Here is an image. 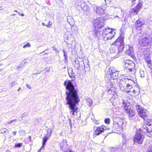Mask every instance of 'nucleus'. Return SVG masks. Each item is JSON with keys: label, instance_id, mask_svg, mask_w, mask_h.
I'll return each instance as SVG.
<instances>
[{"label": "nucleus", "instance_id": "obj_60", "mask_svg": "<svg viewBox=\"0 0 152 152\" xmlns=\"http://www.w3.org/2000/svg\"><path fill=\"white\" fill-rule=\"evenodd\" d=\"M135 92V90H133V93H134V92Z\"/></svg>", "mask_w": 152, "mask_h": 152}, {"label": "nucleus", "instance_id": "obj_41", "mask_svg": "<svg viewBox=\"0 0 152 152\" xmlns=\"http://www.w3.org/2000/svg\"><path fill=\"white\" fill-rule=\"evenodd\" d=\"M126 86L127 88H129V87H130V88H132V85H131L127 83L126 85Z\"/></svg>", "mask_w": 152, "mask_h": 152}, {"label": "nucleus", "instance_id": "obj_64", "mask_svg": "<svg viewBox=\"0 0 152 152\" xmlns=\"http://www.w3.org/2000/svg\"><path fill=\"white\" fill-rule=\"evenodd\" d=\"M1 7H0V10H2V9H1Z\"/></svg>", "mask_w": 152, "mask_h": 152}, {"label": "nucleus", "instance_id": "obj_51", "mask_svg": "<svg viewBox=\"0 0 152 152\" xmlns=\"http://www.w3.org/2000/svg\"><path fill=\"white\" fill-rule=\"evenodd\" d=\"M48 50V49H46V50H44V51H43V52H41V53H40V54H42V53L44 52L45 51H46V50Z\"/></svg>", "mask_w": 152, "mask_h": 152}, {"label": "nucleus", "instance_id": "obj_55", "mask_svg": "<svg viewBox=\"0 0 152 152\" xmlns=\"http://www.w3.org/2000/svg\"><path fill=\"white\" fill-rule=\"evenodd\" d=\"M21 89V88L20 87V88H18V91H19L20 90V89Z\"/></svg>", "mask_w": 152, "mask_h": 152}, {"label": "nucleus", "instance_id": "obj_53", "mask_svg": "<svg viewBox=\"0 0 152 152\" xmlns=\"http://www.w3.org/2000/svg\"><path fill=\"white\" fill-rule=\"evenodd\" d=\"M16 15V14H13L12 15H11V16H15Z\"/></svg>", "mask_w": 152, "mask_h": 152}, {"label": "nucleus", "instance_id": "obj_46", "mask_svg": "<svg viewBox=\"0 0 152 152\" xmlns=\"http://www.w3.org/2000/svg\"><path fill=\"white\" fill-rule=\"evenodd\" d=\"M28 120H25V121H24L23 122L24 123L26 124V123H28Z\"/></svg>", "mask_w": 152, "mask_h": 152}, {"label": "nucleus", "instance_id": "obj_48", "mask_svg": "<svg viewBox=\"0 0 152 152\" xmlns=\"http://www.w3.org/2000/svg\"><path fill=\"white\" fill-rule=\"evenodd\" d=\"M13 132V134L14 135H16L17 132L14 131V132Z\"/></svg>", "mask_w": 152, "mask_h": 152}, {"label": "nucleus", "instance_id": "obj_18", "mask_svg": "<svg viewBox=\"0 0 152 152\" xmlns=\"http://www.w3.org/2000/svg\"><path fill=\"white\" fill-rule=\"evenodd\" d=\"M75 64H74V67L77 69H78L80 67V63L81 64H84L83 61H81L80 62L78 61V59H76L74 61Z\"/></svg>", "mask_w": 152, "mask_h": 152}, {"label": "nucleus", "instance_id": "obj_50", "mask_svg": "<svg viewBox=\"0 0 152 152\" xmlns=\"http://www.w3.org/2000/svg\"><path fill=\"white\" fill-rule=\"evenodd\" d=\"M135 0H132V4H134V2L135 1Z\"/></svg>", "mask_w": 152, "mask_h": 152}, {"label": "nucleus", "instance_id": "obj_6", "mask_svg": "<svg viewBox=\"0 0 152 152\" xmlns=\"http://www.w3.org/2000/svg\"><path fill=\"white\" fill-rule=\"evenodd\" d=\"M151 42V38L149 37H142L140 40L139 43L142 46L146 47L150 46Z\"/></svg>", "mask_w": 152, "mask_h": 152}, {"label": "nucleus", "instance_id": "obj_37", "mask_svg": "<svg viewBox=\"0 0 152 152\" xmlns=\"http://www.w3.org/2000/svg\"><path fill=\"white\" fill-rule=\"evenodd\" d=\"M22 146V143H18V144H16L15 145V147H20Z\"/></svg>", "mask_w": 152, "mask_h": 152}, {"label": "nucleus", "instance_id": "obj_19", "mask_svg": "<svg viewBox=\"0 0 152 152\" xmlns=\"http://www.w3.org/2000/svg\"><path fill=\"white\" fill-rule=\"evenodd\" d=\"M126 113L128 114V115L129 116V117L130 118L134 117L135 115L134 111L131 109H129V110H128Z\"/></svg>", "mask_w": 152, "mask_h": 152}, {"label": "nucleus", "instance_id": "obj_13", "mask_svg": "<svg viewBox=\"0 0 152 152\" xmlns=\"http://www.w3.org/2000/svg\"><path fill=\"white\" fill-rule=\"evenodd\" d=\"M118 75V72H113L111 71V72H110V74H108L107 77L109 79L115 80L117 79Z\"/></svg>", "mask_w": 152, "mask_h": 152}, {"label": "nucleus", "instance_id": "obj_25", "mask_svg": "<svg viewBox=\"0 0 152 152\" xmlns=\"http://www.w3.org/2000/svg\"><path fill=\"white\" fill-rule=\"evenodd\" d=\"M86 102L87 104L89 107H91L93 103L92 100L90 98H88L86 99Z\"/></svg>", "mask_w": 152, "mask_h": 152}, {"label": "nucleus", "instance_id": "obj_34", "mask_svg": "<svg viewBox=\"0 0 152 152\" xmlns=\"http://www.w3.org/2000/svg\"><path fill=\"white\" fill-rule=\"evenodd\" d=\"M17 84V83L16 82V81H14L11 83L10 86L12 87H13Z\"/></svg>", "mask_w": 152, "mask_h": 152}, {"label": "nucleus", "instance_id": "obj_56", "mask_svg": "<svg viewBox=\"0 0 152 152\" xmlns=\"http://www.w3.org/2000/svg\"><path fill=\"white\" fill-rule=\"evenodd\" d=\"M130 92V91H126V92L127 93H129V92Z\"/></svg>", "mask_w": 152, "mask_h": 152}, {"label": "nucleus", "instance_id": "obj_42", "mask_svg": "<svg viewBox=\"0 0 152 152\" xmlns=\"http://www.w3.org/2000/svg\"><path fill=\"white\" fill-rule=\"evenodd\" d=\"M94 123L96 125H97V124H99V122L98 121H97L96 120L94 121Z\"/></svg>", "mask_w": 152, "mask_h": 152}, {"label": "nucleus", "instance_id": "obj_7", "mask_svg": "<svg viewBox=\"0 0 152 152\" xmlns=\"http://www.w3.org/2000/svg\"><path fill=\"white\" fill-rule=\"evenodd\" d=\"M136 108L140 117L144 119L147 117L148 112L147 110L143 109L141 106L138 105L136 106Z\"/></svg>", "mask_w": 152, "mask_h": 152}, {"label": "nucleus", "instance_id": "obj_8", "mask_svg": "<svg viewBox=\"0 0 152 152\" xmlns=\"http://www.w3.org/2000/svg\"><path fill=\"white\" fill-rule=\"evenodd\" d=\"M94 24V26L96 29H100L104 26L103 20L102 18H99L95 20Z\"/></svg>", "mask_w": 152, "mask_h": 152}, {"label": "nucleus", "instance_id": "obj_9", "mask_svg": "<svg viewBox=\"0 0 152 152\" xmlns=\"http://www.w3.org/2000/svg\"><path fill=\"white\" fill-rule=\"evenodd\" d=\"M123 66L126 69H127L130 72H131L134 68L135 64L132 61L126 60L123 63Z\"/></svg>", "mask_w": 152, "mask_h": 152}, {"label": "nucleus", "instance_id": "obj_16", "mask_svg": "<svg viewBox=\"0 0 152 152\" xmlns=\"http://www.w3.org/2000/svg\"><path fill=\"white\" fill-rule=\"evenodd\" d=\"M106 129H107L105 128V127H104V128L99 127H98L95 131V135H99L100 134L103 132Z\"/></svg>", "mask_w": 152, "mask_h": 152}, {"label": "nucleus", "instance_id": "obj_45", "mask_svg": "<svg viewBox=\"0 0 152 152\" xmlns=\"http://www.w3.org/2000/svg\"><path fill=\"white\" fill-rule=\"evenodd\" d=\"M26 86L27 88H28L29 89H30L31 88V86H30L28 84H26Z\"/></svg>", "mask_w": 152, "mask_h": 152}, {"label": "nucleus", "instance_id": "obj_4", "mask_svg": "<svg viewBox=\"0 0 152 152\" xmlns=\"http://www.w3.org/2000/svg\"><path fill=\"white\" fill-rule=\"evenodd\" d=\"M80 101V99H76L70 100L67 101L66 104L69 105V108L71 110L70 113L74 116L77 115L78 107L76 106V104H78Z\"/></svg>", "mask_w": 152, "mask_h": 152}, {"label": "nucleus", "instance_id": "obj_52", "mask_svg": "<svg viewBox=\"0 0 152 152\" xmlns=\"http://www.w3.org/2000/svg\"><path fill=\"white\" fill-rule=\"evenodd\" d=\"M12 122L13 123V122H15V121H17V119H14V120H12Z\"/></svg>", "mask_w": 152, "mask_h": 152}, {"label": "nucleus", "instance_id": "obj_38", "mask_svg": "<svg viewBox=\"0 0 152 152\" xmlns=\"http://www.w3.org/2000/svg\"><path fill=\"white\" fill-rule=\"evenodd\" d=\"M104 122L106 124H109L110 123V119L109 118L105 119L104 120Z\"/></svg>", "mask_w": 152, "mask_h": 152}, {"label": "nucleus", "instance_id": "obj_33", "mask_svg": "<svg viewBox=\"0 0 152 152\" xmlns=\"http://www.w3.org/2000/svg\"><path fill=\"white\" fill-rule=\"evenodd\" d=\"M147 152H152V146H150L148 147Z\"/></svg>", "mask_w": 152, "mask_h": 152}, {"label": "nucleus", "instance_id": "obj_36", "mask_svg": "<svg viewBox=\"0 0 152 152\" xmlns=\"http://www.w3.org/2000/svg\"><path fill=\"white\" fill-rule=\"evenodd\" d=\"M138 10L135 9H133L131 10L130 12H134L135 13H137L138 12Z\"/></svg>", "mask_w": 152, "mask_h": 152}, {"label": "nucleus", "instance_id": "obj_44", "mask_svg": "<svg viewBox=\"0 0 152 152\" xmlns=\"http://www.w3.org/2000/svg\"><path fill=\"white\" fill-rule=\"evenodd\" d=\"M12 123V121L11 120H10L9 121L7 122L6 124H11Z\"/></svg>", "mask_w": 152, "mask_h": 152}, {"label": "nucleus", "instance_id": "obj_59", "mask_svg": "<svg viewBox=\"0 0 152 152\" xmlns=\"http://www.w3.org/2000/svg\"><path fill=\"white\" fill-rule=\"evenodd\" d=\"M17 13H18V14L19 15H20V12H17Z\"/></svg>", "mask_w": 152, "mask_h": 152}, {"label": "nucleus", "instance_id": "obj_29", "mask_svg": "<svg viewBox=\"0 0 152 152\" xmlns=\"http://www.w3.org/2000/svg\"><path fill=\"white\" fill-rule=\"evenodd\" d=\"M113 87H112L111 86L110 88L108 87V88L107 90V92L108 94H110L113 92V89L112 88H113Z\"/></svg>", "mask_w": 152, "mask_h": 152}, {"label": "nucleus", "instance_id": "obj_15", "mask_svg": "<svg viewBox=\"0 0 152 152\" xmlns=\"http://www.w3.org/2000/svg\"><path fill=\"white\" fill-rule=\"evenodd\" d=\"M115 32L113 31L111 33H110L105 36H104V39L105 41H107L109 39H112L113 37L115 34Z\"/></svg>", "mask_w": 152, "mask_h": 152}, {"label": "nucleus", "instance_id": "obj_58", "mask_svg": "<svg viewBox=\"0 0 152 152\" xmlns=\"http://www.w3.org/2000/svg\"><path fill=\"white\" fill-rule=\"evenodd\" d=\"M70 122V125L71 126H71H72V125H71V121H70V122Z\"/></svg>", "mask_w": 152, "mask_h": 152}, {"label": "nucleus", "instance_id": "obj_24", "mask_svg": "<svg viewBox=\"0 0 152 152\" xmlns=\"http://www.w3.org/2000/svg\"><path fill=\"white\" fill-rule=\"evenodd\" d=\"M68 74L70 77L72 78H75V74L73 72L72 69H71V71L70 72L69 70H68Z\"/></svg>", "mask_w": 152, "mask_h": 152}, {"label": "nucleus", "instance_id": "obj_17", "mask_svg": "<svg viewBox=\"0 0 152 152\" xmlns=\"http://www.w3.org/2000/svg\"><path fill=\"white\" fill-rule=\"evenodd\" d=\"M128 46L129 48V49L126 51V54L130 56H132L134 55V52L132 47H130L128 45Z\"/></svg>", "mask_w": 152, "mask_h": 152}, {"label": "nucleus", "instance_id": "obj_10", "mask_svg": "<svg viewBox=\"0 0 152 152\" xmlns=\"http://www.w3.org/2000/svg\"><path fill=\"white\" fill-rule=\"evenodd\" d=\"M106 8V5L104 4L101 7L96 6L94 7V9L96 10V12L98 15L103 14L104 13V11Z\"/></svg>", "mask_w": 152, "mask_h": 152}, {"label": "nucleus", "instance_id": "obj_27", "mask_svg": "<svg viewBox=\"0 0 152 152\" xmlns=\"http://www.w3.org/2000/svg\"><path fill=\"white\" fill-rule=\"evenodd\" d=\"M72 42H66L67 44V47L69 49V50H72V47H73L72 45Z\"/></svg>", "mask_w": 152, "mask_h": 152}, {"label": "nucleus", "instance_id": "obj_2", "mask_svg": "<svg viewBox=\"0 0 152 152\" xmlns=\"http://www.w3.org/2000/svg\"><path fill=\"white\" fill-rule=\"evenodd\" d=\"M64 85L65 86L66 88L68 91L66 93V101L79 99L78 93L77 90L75 89L71 80H65Z\"/></svg>", "mask_w": 152, "mask_h": 152}, {"label": "nucleus", "instance_id": "obj_43", "mask_svg": "<svg viewBox=\"0 0 152 152\" xmlns=\"http://www.w3.org/2000/svg\"><path fill=\"white\" fill-rule=\"evenodd\" d=\"M120 87L121 88V90H123V91H124V90H123V89H122V88L123 87H124V86H123V85H122V83H120Z\"/></svg>", "mask_w": 152, "mask_h": 152}, {"label": "nucleus", "instance_id": "obj_12", "mask_svg": "<svg viewBox=\"0 0 152 152\" xmlns=\"http://www.w3.org/2000/svg\"><path fill=\"white\" fill-rule=\"evenodd\" d=\"M65 42H72V35L69 32H66L64 35Z\"/></svg>", "mask_w": 152, "mask_h": 152}, {"label": "nucleus", "instance_id": "obj_39", "mask_svg": "<svg viewBox=\"0 0 152 152\" xmlns=\"http://www.w3.org/2000/svg\"><path fill=\"white\" fill-rule=\"evenodd\" d=\"M7 130V129H6V128L3 129L1 130V133H5L6 132Z\"/></svg>", "mask_w": 152, "mask_h": 152}, {"label": "nucleus", "instance_id": "obj_11", "mask_svg": "<svg viewBox=\"0 0 152 152\" xmlns=\"http://www.w3.org/2000/svg\"><path fill=\"white\" fill-rule=\"evenodd\" d=\"M151 124L148 122L146 121L145 123L142 126V127L140 128L138 131H142L144 132H147L148 131L151 130Z\"/></svg>", "mask_w": 152, "mask_h": 152}, {"label": "nucleus", "instance_id": "obj_30", "mask_svg": "<svg viewBox=\"0 0 152 152\" xmlns=\"http://www.w3.org/2000/svg\"><path fill=\"white\" fill-rule=\"evenodd\" d=\"M151 130L148 131L147 133H146L147 135L150 137H152V128L151 127Z\"/></svg>", "mask_w": 152, "mask_h": 152}, {"label": "nucleus", "instance_id": "obj_22", "mask_svg": "<svg viewBox=\"0 0 152 152\" xmlns=\"http://www.w3.org/2000/svg\"><path fill=\"white\" fill-rule=\"evenodd\" d=\"M142 20H138L136 21L135 26L137 27H140L143 24Z\"/></svg>", "mask_w": 152, "mask_h": 152}, {"label": "nucleus", "instance_id": "obj_31", "mask_svg": "<svg viewBox=\"0 0 152 152\" xmlns=\"http://www.w3.org/2000/svg\"><path fill=\"white\" fill-rule=\"evenodd\" d=\"M140 74L141 77H143L145 76V72L142 70L140 69Z\"/></svg>", "mask_w": 152, "mask_h": 152}, {"label": "nucleus", "instance_id": "obj_62", "mask_svg": "<svg viewBox=\"0 0 152 152\" xmlns=\"http://www.w3.org/2000/svg\"><path fill=\"white\" fill-rule=\"evenodd\" d=\"M128 88V89H130L131 88H130V87H129V88Z\"/></svg>", "mask_w": 152, "mask_h": 152}, {"label": "nucleus", "instance_id": "obj_47", "mask_svg": "<svg viewBox=\"0 0 152 152\" xmlns=\"http://www.w3.org/2000/svg\"><path fill=\"white\" fill-rule=\"evenodd\" d=\"M63 144H61V148L62 149H63Z\"/></svg>", "mask_w": 152, "mask_h": 152}, {"label": "nucleus", "instance_id": "obj_49", "mask_svg": "<svg viewBox=\"0 0 152 152\" xmlns=\"http://www.w3.org/2000/svg\"><path fill=\"white\" fill-rule=\"evenodd\" d=\"M42 25L43 26H46V25L44 23H42Z\"/></svg>", "mask_w": 152, "mask_h": 152}, {"label": "nucleus", "instance_id": "obj_1", "mask_svg": "<svg viewBox=\"0 0 152 152\" xmlns=\"http://www.w3.org/2000/svg\"><path fill=\"white\" fill-rule=\"evenodd\" d=\"M113 45L116 46L115 48L110 49V56L112 58H117V55L121 53L124 50V37L121 35L113 44Z\"/></svg>", "mask_w": 152, "mask_h": 152}, {"label": "nucleus", "instance_id": "obj_14", "mask_svg": "<svg viewBox=\"0 0 152 152\" xmlns=\"http://www.w3.org/2000/svg\"><path fill=\"white\" fill-rule=\"evenodd\" d=\"M52 131L51 130L50 132V133H49V130H48V134H47L46 136H45L43 138V142H42V146L41 147V149L42 148H44V145H45L47 141L48 140V137H50L51 134V132Z\"/></svg>", "mask_w": 152, "mask_h": 152}, {"label": "nucleus", "instance_id": "obj_20", "mask_svg": "<svg viewBox=\"0 0 152 152\" xmlns=\"http://www.w3.org/2000/svg\"><path fill=\"white\" fill-rule=\"evenodd\" d=\"M103 33H102V34H103V35L104 36H105L107 35V34L111 33L113 31V30L110 28H105V29H103Z\"/></svg>", "mask_w": 152, "mask_h": 152}, {"label": "nucleus", "instance_id": "obj_35", "mask_svg": "<svg viewBox=\"0 0 152 152\" xmlns=\"http://www.w3.org/2000/svg\"><path fill=\"white\" fill-rule=\"evenodd\" d=\"M28 114V113L27 112H25V113H23V114H22L21 115V118H23L24 117L26 116Z\"/></svg>", "mask_w": 152, "mask_h": 152}, {"label": "nucleus", "instance_id": "obj_40", "mask_svg": "<svg viewBox=\"0 0 152 152\" xmlns=\"http://www.w3.org/2000/svg\"><path fill=\"white\" fill-rule=\"evenodd\" d=\"M48 23V24L46 25V26L48 27H50V26H52V23L50 21H49Z\"/></svg>", "mask_w": 152, "mask_h": 152}, {"label": "nucleus", "instance_id": "obj_32", "mask_svg": "<svg viewBox=\"0 0 152 152\" xmlns=\"http://www.w3.org/2000/svg\"><path fill=\"white\" fill-rule=\"evenodd\" d=\"M30 47L31 45L29 42H28L26 44L23 45V48H25L26 47Z\"/></svg>", "mask_w": 152, "mask_h": 152}, {"label": "nucleus", "instance_id": "obj_5", "mask_svg": "<svg viewBox=\"0 0 152 152\" xmlns=\"http://www.w3.org/2000/svg\"><path fill=\"white\" fill-rule=\"evenodd\" d=\"M144 138V135L142 134L141 132L137 131L136 134L134 136L133 140L134 144H141Z\"/></svg>", "mask_w": 152, "mask_h": 152}, {"label": "nucleus", "instance_id": "obj_23", "mask_svg": "<svg viewBox=\"0 0 152 152\" xmlns=\"http://www.w3.org/2000/svg\"><path fill=\"white\" fill-rule=\"evenodd\" d=\"M100 29H98L96 33V35L97 37H102L104 38V35H103V34H102V33H103V30L102 31H99V30Z\"/></svg>", "mask_w": 152, "mask_h": 152}, {"label": "nucleus", "instance_id": "obj_26", "mask_svg": "<svg viewBox=\"0 0 152 152\" xmlns=\"http://www.w3.org/2000/svg\"><path fill=\"white\" fill-rule=\"evenodd\" d=\"M83 11L85 12H89L90 11V7L87 5H85L83 7Z\"/></svg>", "mask_w": 152, "mask_h": 152}, {"label": "nucleus", "instance_id": "obj_61", "mask_svg": "<svg viewBox=\"0 0 152 152\" xmlns=\"http://www.w3.org/2000/svg\"><path fill=\"white\" fill-rule=\"evenodd\" d=\"M28 138L29 139H30L31 138V137L29 136L28 137Z\"/></svg>", "mask_w": 152, "mask_h": 152}, {"label": "nucleus", "instance_id": "obj_3", "mask_svg": "<svg viewBox=\"0 0 152 152\" xmlns=\"http://www.w3.org/2000/svg\"><path fill=\"white\" fill-rule=\"evenodd\" d=\"M126 124V123L124 120L118 118L114 119L113 128L117 131H120L123 130V127Z\"/></svg>", "mask_w": 152, "mask_h": 152}, {"label": "nucleus", "instance_id": "obj_63", "mask_svg": "<svg viewBox=\"0 0 152 152\" xmlns=\"http://www.w3.org/2000/svg\"><path fill=\"white\" fill-rule=\"evenodd\" d=\"M38 152H40V150H38Z\"/></svg>", "mask_w": 152, "mask_h": 152}, {"label": "nucleus", "instance_id": "obj_57", "mask_svg": "<svg viewBox=\"0 0 152 152\" xmlns=\"http://www.w3.org/2000/svg\"><path fill=\"white\" fill-rule=\"evenodd\" d=\"M14 12H17V13L18 12V11L17 10H15L14 11Z\"/></svg>", "mask_w": 152, "mask_h": 152}, {"label": "nucleus", "instance_id": "obj_28", "mask_svg": "<svg viewBox=\"0 0 152 152\" xmlns=\"http://www.w3.org/2000/svg\"><path fill=\"white\" fill-rule=\"evenodd\" d=\"M62 51L63 52L64 54V57L65 60V61H67V55L66 53V52L65 50V49H63L62 50Z\"/></svg>", "mask_w": 152, "mask_h": 152}, {"label": "nucleus", "instance_id": "obj_21", "mask_svg": "<svg viewBox=\"0 0 152 152\" xmlns=\"http://www.w3.org/2000/svg\"><path fill=\"white\" fill-rule=\"evenodd\" d=\"M122 104L123 105L122 106V107H124V109L126 113L127 112L128 110H129V109H131L129 105H127V104L125 103L124 102H123Z\"/></svg>", "mask_w": 152, "mask_h": 152}, {"label": "nucleus", "instance_id": "obj_54", "mask_svg": "<svg viewBox=\"0 0 152 152\" xmlns=\"http://www.w3.org/2000/svg\"><path fill=\"white\" fill-rule=\"evenodd\" d=\"M20 15L22 16H24V15L23 14H20Z\"/></svg>", "mask_w": 152, "mask_h": 152}]
</instances>
